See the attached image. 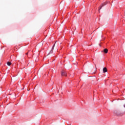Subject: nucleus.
<instances>
[{"label": "nucleus", "instance_id": "f257e3e1", "mask_svg": "<svg viewBox=\"0 0 125 125\" xmlns=\"http://www.w3.org/2000/svg\"><path fill=\"white\" fill-rule=\"evenodd\" d=\"M114 114L118 117H122V116H124V113L121 112L120 110H115L114 111Z\"/></svg>", "mask_w": 125, "mask_h": 125}, {"label": "nucleus", "instance_id": "f03ea898", "mask_svg": "<svg viewBox=\"0 0 125 125\" xmlns=\"http://www.w3.org/2000/svg\"><path fill=\"white\" fill-rule=\"evenodd\" d=\"M62 76H64V77H67V72H66V71L62 70Z\"/></svg>", "mask_w": 125, "mask_h": 125}, {"label": "nucleus", "instance_id": "7ed1b4c3", "mask_svg": "<svg viewBox=\"0 0 125 125\" xmlns=\"http://www.w3.org/2000/svg\"><path fill=\"white\" fill-rule=\"evenodd\" d=\"M106 4H107V2H104L102 4V5L99 7V11H100V10L101 9V8H102V7L104 6V5H106Z\"/></svg>", "mask_w": 125, "mask_h": 125}, {"label": "nucleus", "instance_id": "20e7f679", "mask_svg": "<svg viewBox=\"0 0 125 125\" xmlns=\"http://www.w3.org/2000/svg\"><path fill=\"white\" fill-rule=\"evenodd\" d=\"M107 68L106 67H104L103 68V73H106V72H107Z\"/></svg>", "mask_w": 125, "mask_h": 125}, {"label": "nucleus", "instance_id": "39448f33", "mask_svg": "<svg viewBox=\"0 0 125 125\" xmlns=\"http://www.w3.org/2000/svg\"><path fill=\"white\" fill-rule=\"evenodd\" d=\"M104 53H108V49L107 48H105L104 50Z\"/></svg>", "mask_w": 125, "mask_h": 125}, {"label": "nucleus", "instance_id": "423d86ee", "mask_svg": "<svg viewBox=\"0 0 125 125\" xmlns=\"http://www.w3.org/2000/svg\"><path fill=\"white\" fill-rule=\"evenodd\" d=\"M7 65H8V66H10V65H11V62H7Z\"/></svg>", "mask_w": 125, "mask_h": 125}, {"label": "nucleus", "instance_id": "0eeeda50", "mask_svg": "<svg viewBox=\"0 0 125 125\" xmlns=\"http://www.w3.org/2000/svg\"><path fill=\"white\" fill-rule=\"evenodd\" d=\"M55 44H54V45H53V48H52L53 49V48H54V46H55Z\"/></svg>", "mask_w": 125, "mask_h": 125}, {"label": "nucleus", "instance_id": "6e6552de", "mask_svg": "<svg viewBox=\"0 0 125 125\" xmlns=\"http://www.w3.org/2000/svg\"><path fill=\"white\" fill-rule=\"evenodd\" d=\"M27 54H28V53H26V55H27Z\"/></svg>", "mask_w": 125, "mask_h": 125}, {"label": "nucleus", "instance_id": "1a4fd4ad", "mask_svg": "<svg viewBox=\"0 0 125 125\" xmlns=\"http://www.w3.org/2000/svg\"><path fill=\"white\" fill-rule=\"evenodd\" d=\"M95 66H96V65H95Z\"/></svg>", "mask_w": 125, "mask_h": 125}, {"label": "nucleus", "instance_id": "9d476101", "mask_svg": "<svg viewBox=\"0 0 125 125\" xmlns=\"http://www.w3.org/2000/svg\"><path fill=\"white\" fill-rule=\"evenodd\" d=\"M124 107H125V104H124Z\"/></svg>", "mask_w": 125, "mask_h": 125}]
</instances>
